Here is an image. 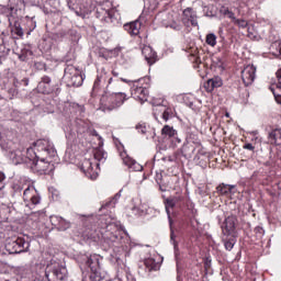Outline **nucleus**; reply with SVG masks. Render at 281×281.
Listing matches in <instances>:
<instances>
[{
    "mask_svg": "<svg viewBox=\"0 0 281 281\" xmlns=\"http://www.w3.org/2000/svg\"><path fill=\"white\" fill-rule=\"evenodd\" d=\"M0 146L4 150H9V157L13 164H30L32 159L36 157L34 148H26L25 153L16 148V143L12 140V132L1 133L0 132Z\"/></svg>",
    "mask_w": 281,
    "mask_h": 281,
    "instance_id": "nucleus-1",
    "label": "nucleus"
},
{
    "mask_svg": "<svg viewBox=\"0 0 281 281\" xmlns=\"http://www.w3.org/2000/svg\"><path fill=\"white\" fill-rule=\"evenodd\" d=\"M45 278L48 281H65L67 280V268L52 260L45 268Z\"/></svg>",
    "mask_w": 281,
    "mask_h": 281,
    "instance_id": "nucleus-2",
    "label": "nucleus"
},
{
    "mask_svg": "<svg viewBox=\"0 0 281 281\" xmlns=\"http://www.w3.org/2000/svg\"><path fill=\"white\" fill-rule=\"evenodd\" d=\"M31 148H33L35 154L34 159H41V157H56V149L49 139H38Z\"/></svg>",
    "mask_w": 281,
    "mask_h": 281,
    "instance_id": "nucleus-3",
    "label": "nucleus"
},
{
    "mask_svg": "<svg viewBox=\"0 0 281 281\" xmlns=\"http://www.w3.org/2000/svg\"><path fill=\"white\" fill-rule=\"evenodd\" d=\"M64 80L67 87H82L85 78L75 66L68 65L64 70Z\"/></svg>",
    "mask_w": 281,
    "mask_h": 281,
    "instance_id": "nucleus-4",
    "label": "nucleus"
},
{
    "mask_svg": "<svg viewBox=\"0 0 281 281\" xmlns=\"http://www.w3.org/2000/svg\"><path fill=\"white\" fill-rule=\"evenodd\" d=\"M29 164L33 172L37 175H49L54 170V165H52L47 157L33 158Z\"/></svg>",
    "mask_w": 281,
    "mask_h": 281,
    "instance_id": "nucleus-5",
    "label": "nucleus"
},
{
    "mask_svg": "<svg viewBox=\"0 0 281 281\" xmlns=\"http://www.w3.org/2000/svg\"><path fill=\"white\" fill-rule=\"evenodd\" d=\"M125 100H128V98H126V93L114 92L112 94L103 95L101 102L108 106L109 111H113V109H119V106H122Z\"/></svg>",
    "mask_w": 281,
    "mask_h": 281,
    "instance_id": "nucleus-6",
    "label": "nucleus"
},
{
    "mask_svg": "<svg viewBox=\"0 0 281 281\" xmlns=\"http://www.w3.org/2000/svg\"><path fill=\"white\" fill-rule=\"evenodd\" d=\"M97 19L104 21L109 25H117L120 23V13L115 9L97 8Z\"/></svg>",
    "mask_w": 281,
    "mask_h": 281,
    "instance_id": "nucleus-7",
    "label": "nucleus"
},
{
    "mask_svg": "<svg viewBox=\"0 0 281 281\" xmlns=\"http://www.w3.org/2000/svg\"><path fill=\"white\" fill-rule=\"evenodd\" d=\"M23 201L26 207H34L41 203V193L36 190L34 186H29L23 191Z\"/></svg>",
    "mask_w": 281,
    "mask_h": 281,
    "instance_id": "nucleus-8",
    "label": "nucleus"
},
{
    "mask_svg": "<svg viewBox=\"0 0 281 281\" xmlns=\"http://www.w3.org/2000/svg\"><path fill=\"white\" fill-rule=\"evenodd\" d=\"M5 249L9 254H23L30 249V243L25 239L18 237L16 239H10L5 244Z\"/></svg>",
    "mask_w": 281,
    "mask_h": 281,
    "instance_id": "nucleus-9",
    "label": "nucleus"
},
{
    "mask_svg": "<svg viewBox=\"0 0 281 281\" xmlns=\"http://www.w3.org/2000/svg\"><path fill=\"white\" fill-rule=\"evenodd\" d=\"M142 82H144V79L132 81L131 91L135 100L146 102L148 100V88L142 86Z\"/></svg>",
    "mask_w": 281,
    "mask_h": 281,
    "instance_id": "nucleus-10",
    "label": "nucleus"
},
{
    "mask_svg": "<svg viewBox=\"0 0 281 281\" xmlns=\"http://www.w3.org/2000/svg\"><path fill=\"white\" fill-rule=\"evenodd\" d=\"M102 257L100 255H90L87 259V265L91 269L90 281H100L98 272L100 271V262Z\"/></svg>",
    "mask_w": 281,
    "mask_h": 281,
    "instance_id": "nucleus-11",
    "label": "nucleus"
},
{
    "mask_svg": "<svg viewBox=\"0 0 281 281\" xmlns=\"http://www.w3.org/2000/svg\"><path fill=\"white\" fill-rule=\"evenodd\" d=\"M182 16V23L186 25V27H190L191 25L196 27V25H199V21H196V13L194 10H192V8L184 9Z\"/></svg>",
    "mask_w": 281,
    "mask_h": 281,
    "instance_id": "nucleus-12",
    "label": "nucleus"
},
{
    "mask_svg": "<svg viewBox=\"0 0 281 281\" xmlns=\"http://www.w3.org/2000/svg\"><path fill=\"white\" fill-rule=\"evenodd\" d=\"M236 223H238L236 215H229L225 218V222L222 226L224 236H232V234H234L236 231Z\"/></svg>",
    "mask_w": 281,
    "mask_h": 281,
    "instance_id": "nucleus-13",
    "label": "nucleus"
},
{
    "mask_svg": "<svg viewBox=\"0 0 281 281\" xmlns=\"http://www.w3.org/2000/svg\"><path fill=\"white\" fill-rule=\"evenodd\" d=\"M120 156L124 166H127L130 170H134V172H142V170H144V167L139 165V162H136L135 159L131 158L126 151H122Z\"/></svg>",
    "mask_w": 281,
    "mask_h": 281,
    "instance_id": "nucleus-14",
    "label": "nucleus"
},
{
    "mask_svg": "<svg viewBox=\"0 0 281 281\" xmlns=\"http://www.w3.org/2000/svg\"><path fill=\"white\" fill-rule=\"evenodd\" d=\"M241 79L246 87H249V85H252L256 80V67L254 66H246L241 70Z\"/></svg>",
    "mask_w": 281,
    "mask_h": 281,
    "instance_id": "nucleus-15",
    "label": "nucleus"
},
{
    "mask_svg": "<svg viewBox=\"0 0 281 281\" xmlns=\"http://www.w3.org/2000/svg\"><path fill=\"white\" fill-rule=\"evenodd\" d=\"M81 170L86 173V177H89L92 181L98 179V171L93 170V161L90 159H83L81 162Z\"/></svg>",
    "mask_w": 281,
    "mask_h": 281,
    "instance_id": "nucleus-16",
    "label": "nucleus"
},
{
    "mask_svg": "<svg viewBox=\"0 0 281 281\" xmlns=\"http://www.w3.org/2000/svg\"><path fill=\"white\" fill-rule=\"evenodd\" d=\"M50 223L57 227L58 232H67L71 227V223L58 215L50 216Z\"/></svg>",
    "mask_w": 281,
    "mask_h": 281,
    "instance_id": "nucleus-17",
    "label": "nucleus"
},
{
    "mask_svg": "<svg viewBox=\"0 0 281 281\" xmlns=\"http://www.w3.org/2000/svg\"><path fill=\"white\" fill-rule=\"evenodd\" d=\"M123 27L131 36H138L139 30H142V22H139V20H135L133 22L125 23Z\"/></svg>",
    "mask_w": 281,
    "mask_h": 281,
    "instance_id": "nucleus-18",
    "label": "nucleus"
},
{
    "mask_svg": "<svg viewBox=\"0 0 281 281\" xmlns=\"http://www.w3.org/2000/svg\"><path fill=\"white\" fill-rule=\"evenodd\" d=\"M142 54L145 60H147L148 65H155V63H157V53L153 50V47L144 46Z\"/></svg>",
    "mask_w": 281,
    "mask_h": 281,
    "instance_id": "nucleus-19",
    "label": "nucleus"
},
{
    "mask_svg": "<svg viewBox=\"0 0 281 281\" xmlns=\"http://www.w3.org/2000/svg\"><path fill=\"white\" fill-rule=\"evenodd\" d=\"M87 1L88 0H68L67 3L69 10H74L77 16H80V11H77V8H79V10H86Z\"/></svg>",
    "mask_w": 281,
    "mask_h": 281,
    "instance_id": "nucleus-20",
    "label": "nucleus"
},
{
    "mask_svg": "<svg viewBox=\"0 0 281 281\" xmlns=\"http://www.w3.org/2000/svg\"><path fill=\"white\" fill-rule=\"evenodd\" d=\"M222 86H223V81L221 80V78L216 77L213 79H209L204 85V89L207 91V93H212L214 89H218V87H222Z\"/></svg>",
    "mask_w": 281,
    "mask_h": 281,
    "instance_id": "nucleus-21",
    "label": "nucleus"
},
{
    "mask_svg": "<svg viewBox=\"0 0 281 281\" xmlns=\"http://www.w3.org/2000/svg\"><path fill=\"white\" fill-rule=\"evenodd\" d=\"M235 189H236V186H234V184L222 183V184L217 186L216 192L221 196H229V194H232V192H234Z\"/></svg>",
    "mask_w": 281,
    "mask_h": 281,
    "instance_id": "nucleus-22",
    "label": "nucleus"
},
{
    "mask_svg": "<svg viewBox=\"0 0 281 281\" xmlns=\"http://www.w3.org/2000/svg\"><path fill=\"white\" fill-rule=\"evenodd\" d=\"M269 144L274 146H281V130L277 128L269 133L268 136Z\"/></svg>",
    "mask_w": 281,
    "mask_h": 281,
    "instance_id": "nucleus-23",
    "label": "nucleus"
},
{
    "mask_svg": "<svg viewBox=\"0 0 281 281\" xmlns=\"http://www.w3.org/2000/svg\"><path fill=\"white\" fill-rule=\"evenodd\" d=\"M43 87L44 90H42V93H52V78H49L48 76L42 77V80L38 82L37 88L43 89Z\"/></svg>",
    "mask_w": 281,
    "mask_h": 281,
    "instance_id": "nucleus-24",
    "label": "nucleus"
},
{
    "mask_svg": "<svg viewBox=\"0 0 281 281\" xmlns=\"http://www.w3.org/2000/svg\"><path fill=\"white\" fill-rule=\"evenodd\" d=\"M175 205H177V198H167L165 200V210H166L167 216L169 218L170 225H172V222L170 220V210H172L175 207Z\"/></svg>",
    "mask_w": 281,
    "mask_h": 281,
    "instance_id": "nucleus-25",
    "label": "nucleus"
},
{
    "mask_svg": "<svg viewBox=\"0 0 281 281\" xmlns=\"http://www.w3.org/2000/svg\"><path fill=\"white\" fill-rule=\"evenodd\" d=\"M144 265L148 273L151 271H159V263H157L154 258L145 259Z\"/></svg>",
    "mask_w": 281,
    "mask_h": 281,
    "instance_id": "nucleus-26",
    "label": "nucleus"
},
{
    "mask_svg": "<svg viewBox=\"0 0 281 281\" xmlns=\"http://www.w3.org/2000/svg\"><path fill=\"white\" fill-rule=\"evenodd\" d=\"M9 25L11 26L12 34H15L19 38H23L25 33L23 32V27H21V23L14 22L12 25V22H9Z\"/></svg>",
    "mask_w": 281,
    "mask_h": 281,
    "instance_id": "nucleus-27",
    "label": "nucleus"
},
{
    "mask_svg": "<svg viewBox=\"0 0 281 281\" xmlns=\"http://www.w3.org/2000/svg\"><path fill=\"white\" fill-rule=\"evenodd\" d=\"M195 150H196V148H194V145H192L190 143H184L181 148V153H182L183 157H192V155H194Z\"/></svg>",
    "mask_w": 281,
    "mask_h": 281,
    "instance_id": "nucleus-28",
    "label": "nucleus"
},
{
    "mask_svg": "<svg viewBox=\"0 0 281 281\" xmlns=\"http://www.w3.org/2000/svg\"><path fill=\"white\" fill-rule=\"evenodd\" d=\"M161 135H164V137H168L169 139H171L172 137H175V135H177V130H175V127L170 125H165L161 128Z\"/></svg>",
    "mask_w": 281,
    "mask_h": 281,
    "instance_id": "nucleus-29",
    "label": "nucleus"
},
{
    "mask_svg": "<svg viewBox=\"0 0 281 281\" xmlns=\"http://www.w3.org/2000/svg\"><path fill=\"white\" fill-rule=\"evenodd\" d=\"M122 198V190L117 192L111 200L105 203V207H115V204Z\"/></svg>",
    "mask_w": 281,
    "mask_h": 281,
    "instance_id": "nucleus-30",
    "label": "nucleus"
},
{
    "mask_svg": "<svg viewBox=\"0 0 281 281\" xmlns=\"http://www.w3.org/2000/svg\"><path fill=\"white\" fill-rule=\"evenodd\" d=\"M234 245H236V237L232 236L228 239H224V247L226 251H232V249H234Z\"/></svg>",
    "mask_w": 281,
    "mask_h": 281,
    "instance_id": "nucleus-31",
    "label": "nucleus"
},
{
    "mask_svg": "<svg viewBox=\"0 0 281 281\" xmlns=\"http://www.w3.org/2000/svg\"><path fill=\"white\" fill-rule=\"evenodd\" d=\"M93 157L95 161H104L106 159V154L102 149H97Z\"/></svg>",
    "mask_w": 281,
    "mask_h": 281,
    "instance_id": "nucleus-32",
    "label": "nucleus"
},
{
    "mask_svg": "<svg viewBox=\"0 0 281 281\" xmlns=\"http://www.w3.org/2000/svg\"><path fill=\"white\" fill-rule=\"evenodd\" d=\"M206 44L210 45V47H216V34L210 33L206 35Z\"/></svg>",
    "mask_w": 281,
    "mask_h": 281,
    "instance_id": "nucleus-33",
    "label": "nucleus"
},
{
    "mask_svg": "<svg viewBox=\"0 0 281 281\" xmlns=\"http://www.w3.org/2000/svg\"><path fill=\"white\" fill-rule=\"evenodd\" d=\"M234 25H237V27L240 30H246V27L249 25V22H247L245 19H237L235 20Z\"/></svg>",
    "mask_w": 281,
    "mask_h": 281,
    "instance_id": "nucleus-34",
    "label": "nucleus"
},
{
    "mask_svg": "<svg viewBox=\"0 0 281 281\" xmlns=\"http://www.w3.org/2000/svg\"><path fill=\"white\" fill-rule=\"evenodd\" d=\"M276 89H277L278 91H281V83H280V82H279V83H276V85H272V86L270 87V91L273 93V95H274L277 102H280V100H278V98H280V93H278V92L276 91Z\"/></svg>",
    "mask_w": 281,
    "mask_h": 281,
    "instance_id": "nucleus-35",
    "label": "nucleus"
},
{
    "mask_svg": "<svg viewBox=\"0 0 281 281\" xmlns=\"http://www.w3.org/2000/svg\"><path fill=\"white\" fill-rule=\"evenodd\" d=\"M136 131L142 135H146V133H148V126H146V123H138L136 125Z\"/></svg>",
    "mask_w": 281,
    "mask_h": 281,
    "instance_id": "nucleus-36",
    "label": "nucleus"
},
{
    "mask_svg": "<svg viewBox=\"0 0 281 281\" xmlns=\"http://www.w3.org/2000/svg\"><path fill=\"white\" fill-rule=\"evenodd\" d=\"M172 117V109L171 108H165L164 112H162V120H165V122H168V120Z\"/></svg>",
    "mask_w": 281,
    "mask_h": 281,
    "instance_id": "nucleus-37",
    "label": "nucleus"
},
{
    "mask_svg": "<svg viewBox=\"0 0 281 281\" xmlns=\"http://www.w3.org/2000/svg\"><path fill=\"white\" fill-rule=\"evenodd\" d=\"M182 139L179 136V134L177 133L175 136L171 137V144L172 146L177 147L181 144Z\"/></svg>",
    "mask_w": 281,
    "mask_h": 281,
    "instance_id": "nucleus-38",
    "label": "nucleus"
},
{
    "mask_svg": "<svg viewBox=\"0 0 281 281\" xmlns=\"http://www.w3.org/2000/svg\"><path fill=\"white\" fill-rule=\"evenodd\" d=\"M100 82H102V77H97L92 87V93H98V87H100Z\"/></svg>",
    "mask_w": 281,
    "mask_h": 281,
    "instance_id": "nucleus-39",
    "label": "nucleus"
},
{
    "mask_svg": "<svg viewBox=\"0 0 281 281\" xmlns=\"http://www.w3.org/2000/svg\"><path fill=\"white\" fill-rule=\"evenodd\" d=\"M113 227H114V229H117V228H119V226H117V224H116L115 222H109V223L106 224V226H105V228L108 229V232H111V229H113Z\"/></svg>",
    "mask_w": 281,
    "mask_h": 281,
    "instance_id": "nucleus-40",
    "label": "nucleus"
},
{
    "mask_svg": "<svg viewBox=\"0 0 281 281\" xmlns=\"http://www.w3.org/2000/svg\"><path fill=\"white\" fill-rule=\"evenodd\" d=\"M225 14H226V16H228V19L232 20L233 23L236 22L237 18H236V15L234 14V12L227 10V11L225 12Z\"/></svg>",
    "mask_w": 281,
    "mask_h": 281,
    "instance_id": "nucleus-41",
    "label": "nucleus"
},
{
    "mask_svg": "<svg viewBox=\"0 0 281 281\" xmlns=\"http://www.w3.org/2000/svg\"><path fill=\"white\" fill-rule=\"evenodd\" d=\"M167 27H171V30H176L177 32H179L181 30V24L173 22V23L167 25Z\"/></svg>",
    "mask_w": 281,
    "mask_h": 281,
    "instance_id": "nucleus-42",
    "label": "nucleus"
},
{
    "mask_svg": "<svg viewBox=\"0 0 281 281\" xmlns=\"http://www.w3.org/2000/svg\"><path fill=\"white\" fill-rule=\"evenodd\" d=\"M69 36H71V41H78V32L75 30L68 31Z\"/></svg>",
    "mask_w": 281,
    "mask_h": 281,
    "instance_id": "nucleus-43",
    "label": "nucleus"
},
{
    "mask_svg": "<svg viewBox=\"0 0 281 281\" xmlns=\"http://www.w3.org/2000/svg\"><path fill=\"white\" fill-rule=\"evenodd\" d=\"M8 93H9V95H12V98H14V95H18L19 94V89L18 88H10L9 90H8Z\"/></svg>",
    "mask_w": 281,
    "mask_h": 281,
    "instance_id": "nucleus-44",
    "label": "nucleus"
},
{
    "mask_svg": "<svg viewBox=\"0 0 281 281\" xmlns=\"http://www.w3.org/2000/svg\"><path fill=\"white\" fill-rule=\"evenodd\" d=\"M3 181H5V173L0 171V190H3V188H4Z\"/></svg>",
    "mask_w": 281,
    "mask_h": 281,
    "instance_id": "nucleus-45",
    "label": "nucleus"
},
{
    "mask_svg": "<svg viewBox=\"0 0 281 281\" xmlns=\"http://www.w3.org/2000/svg\"><path fill=\"white\" fill-rule=\"evenodd\" d=\"M13 192L15 194H21V192H23V187H21L20 184L13 186Z\"/></svg>",
    "mask_w": 281,
    "mask_h": 281,
    "instance_id": "nucleus-46",
    "label": "nucleus"
},
{
    "mask_svg": "<svg viewBox=\"0 0 281 281\" xmlns=\"http://www.w3.org/2000/svg\"><path fill=\"white\" fill-rule=\"evenodd\" d=\"M170 239H171V243H172L175 249L177 250L178 246H177V241L175 240V231H172V229H171V233H170Z\"/></svg>",
    "mask_w": 281,
    "mask_h": 281,
    "instance_id": "nucleus-47",
    "label": "nucleus"
},
{
    "mask_svg": "<svg viewBox=\"0 0 281 281\" xmlns=\"http://www.w3.org/2000/svg\"><path fill=\"white\" fill-rule=\"evenodd\" d=\"M256 147L251 143H247L244 145L245 150H255Z\"/></svg>",
    "mask_w": 281,
    "mask_h": 281,
    "instance_id": "nucleus-48",
    "label": "nucleus"
},
{
    "mask_svg": "<svg viewBox=\"0 0 281 281\" xmlns=\"http://www.w3.org/2000/svg\"><path fill=\"white\" fill-rule=\"evenodd\" d=\"M255 232H256V234H260L261 236L265 235V229H263L262 227H260V226H257V227L255 228Z\"/></svg>",
    "mask_w": 281,
    "mask_h": 281,
    "instance_id": "nucleus-49",
    "label": "nucleus"
},
{
    "mask_svg": "<svg viewBox=\"0 0 281 281\" xmlns=\"http://www.w3.org/2000/svg\"><path fill=\"white\" fill-rule=\"evenodd\" d=\"M132 214H134V216L139 215V207L137 206L132 207Z\"/></svg>",
    "mask_w": 281,
    "mask_h": 281,
    "instance_id": "nucleus-50",
    "label": "nucleus"
},
{
    "mask_svg": "<svg viewBox=\"0 0 281 281\" xmlns=\"http://www.w3.org/2000/svg\"><path fill=\"white\" fill-rule=\"evenodd\" d=\"M19 85H20L19 79L14 78L13 79V88L19 89Z\"/></svg>",
    "mask_w": 281,
    "mask_h": 281,
    "instance_id": "nucleus-51",
    "label": "nucleus"
},
{
    "mask_svg": "<svg viewBox=\"0 0 281 281\" xmlns=\"http://www.w3.org/2000/svg\"><path fill=\"white\" fill-rule=\"evenodd\" d=\"M210 265H212V260L206 259L205 262H204L205 269H210Z\"/></svg>",
    "mask_w": 281,
    "mask_h": 281,
    "instance_id": "nucleus-52",
    "label": "nucleus"
},
{
    "mask_svg": "<svg viewBox=\"0 0 281 281\" xmlns=\"http://www.w3.org/2000/svg\"><path fill=\"white\" fill-rule=\"evenodd\" d=\"M277 78L279 80V83L281 85V68L277 71Z\"/></svg>",
    "mask_w": 281,
    "mask_h": 281,
    "instance_id": "nucleus-53",
    "label": "nucleus"
},
{
    "mask_svg": "<svg viewBox=\"0 0 281 281\" xmlns=\"http://www.w3.org/2000/svg\"><path fill=\"white\" fill-rule=\"evenodd\" d=\"M92 135H93L94 137H98L99 139H102V136H100V134H98L97 131H93V132H92Z\"/></svg>",
    "mask_w": 281,
    "mask_h": 281,
    "instance_id": "nucleus-54",
    "label": "nucleus"
},
{
    "mask_svg": "<svg viewBox=\"0 0 281 281\" xmlns=\"http://www.w3.org/2000/svg\"><path fill=\"white\" fill-rule=\"evenodd\" d=\"M45 87H47V85H44V87H42V89H38V91L43 93V91H45Z\"/></svg>",
    "mask_w": 281,
    "mask_h": 281,
    "instance_id": "nucleus-55",
    "label": "nucleus"
},
{
    "mask_svg": "<svg viewBox=\"0 0 281 281\" xmlns=\"http://www.w3.org/2000/svg\"><path fill=\"white\" fill-rule=\"evenodd\" d=\"M106 207H110V206H106V204H102L101 209L100 210H104Z\"/></svg>",
    "mask_w": 281,
    "mask_h": 281,
    "instance_id": "nucleus-56",
    "label": "nucleus"
},
{
    "mask_svg": "<svg viewBox=\"0 0 281 281\" xmlns=\"http://www.w3.org/2000/svg\"><path fill=\"white\" fill-rule=\"evenodd\" d=\"M122 82H131V81H128L127 79H122Z\"/></svg>",
    "mask_w": 281,
    "mask_h": 281,
    "instance_id": "nucleus-57",
    "label": "nucleus"
},
{
    "mask_svg": "<svg viewBox=\"0 0 281 281\" xmlns=\"http://www.w3.org/2000/svg\"><path fill=\"white\" fill-rule=\"evenodd\" d=\"M113 76H120V74H117V72L113 71Z\"/></svg>",
    "mask_w": 281,
    "mask_h": 281,
    "instance_id": "nucleus-58",
    "label": "nucleus"
},
{
    "mask_svg": "<svg viewBox=\"0 0 281 281\" xmlns=\"http://www.w3.org/2000/svg\"><path fill=\"white\" fill-rule=\"evenodd\" d=\"M160 190H161V192H166V189H164V188H161V187H160Z\"/></svg>",
    "mask_w": 281,
    "mask_h": 281,
    "instance_id": "nucleus-59",
    "label": "nucleus"
},
{
    "mask_svg": "<svg viewBox=\"0 0 281 281\" xmlns=\"http://www.w3.org/2000/svg\"><path fill=\"white\" fill-rule=\"evenodd\" d=\"M111 80H113V78H110V79H109V83H111Z\"/></svg>",
    "mask_w": 281,
    "mask_h": 281,
    "instance_id": "nucleus-60",
    "label": "nucleus"
},
{
    "mask_svg": "<svg viewBox=\"0 0 281 281\" xmlns=\"http://www.w3.org/2000/svg\"><path fill=\"white\" fill-rule=\"evenodd\" d=\"M95 166H97V168H98V167L100 166V164H99V162H97V164H95Z\"/></svg>",
    "mask_w": 281,
    "mask_h": 281,
    "instance_id": "nucleus-61",
    "label": "nucleus"
},
{
    "mask_svg": "<svg viewBox=\"0 0 281 281\" xmlns=\"http://www.w3.org/2000/svg\"><path fill=\"white\" fill-rule=\"evenodd\" d=\"M114 238H117V235H114Z\"/></svg>",
    "mask_w": 281,
    "mask_h": 281,
    "instance_id": "nucleus-62",
    "label": "nucleus"
}]
</instances>
